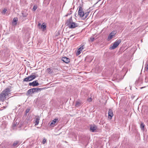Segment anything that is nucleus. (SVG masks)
I'll use <instances>...</instances> for the list:
<instances>
[{
    "mask_svg": "<svg viewBox=\"0 0 148 148\" xmlns=\"http://www.w3.org/2000/svg\"><path fill=\"white\" fill-rule=\"evenodd\" d=\"M113 116V110L112 109H109L108 112V117L109 118L112 119V117Z\"/></svg>",
    "mask_w": 148,
    "mask_h": 148,
    "instance_id": "6e6552de",
    "label": "nucleus"
},
{
    "mask_svg": "<svg viewBox=\"0 0 148 148\" xmlns=\"http://www.w3.org/2000/svg\"><path fill=\"white\" fill-rule=\"evenodd\" d=\"M89 14L88 12H86L85 13H84V18H86L88 16Z\"/></svg>",
    "mask_w": 148,
    "mask_h": 148,
    "instance_id": "aec40b11",
    "label": "nucleus"
},
{
    "mask_svg": "<svg viewBox=\"0 0 148 148\" xmlns=\"http://www.w3.org/2000/svg\"><path fill=\"white\" fill-rule=\"evenodd\" d=\"M116 148L115 147V148Z\"/></svg>",
    "mask_w": 148,
    "mask_h": 148,
    "instance_id": "58836bf2",
    "label": "nucleus"
},
{
    "mask_svg": "<svg viewBox=\"0 0 148 148\" xmlns=\"http://www.w3.org/2000/svg\"><path fill=\"white\" fill-rule=\"evenodd\" d=\"M37 8V6L36 5H34L33 8V11H35Z\"/></svg>",
    "mask_w": 148,
    "mask_h": 148,
    "instance_id": "a878e982",
    "label": "nucleus"
},
{
    "mask_svg": "<svg viewBox=\"0 0 148 148\" xmlns=\"http://www.w3.org/2000/svg\"><path fill=\"white\" fill-rule=\"evenodd\" d=\"M59 121L57 118H56L54 119H53L50 124V126H52L53 125H54L56 123V122H58Z\"/></svg>",
    "mask_w": 148,
    "mask_h": 148,
    "instance_id": "9b49d317",
    "label": "nucleus"
},
{
    "mask_svg": "<svg viewBox=\"0 0 148 148\" xmlns=\"http://www.w3.org/2000/svg\"><path fill=\"white\" fill-rule=\"evenodd\" d=\"M95 40V38L94 37H91L90 38V40L91 42H92L94 41Z\"/></svg>",
    "mask_w": 148,
    "mask_h": 148,
    "instance_id": "c85d7f7f",
    "label": "nucleus"
},
{
    "mask_svg": "<svg viewBox=\"0 0 148 148\" xmlns=\"http://www.w3.org/2000/svg\"><path fill=\"white\" fill-rule=\"evenodd\" d=\"M72 13V11L71 10H70L69 11V13L68 14V15H66V16H67L68 15H70V14H71Z\"/></svg>",
    "mask_w": 148,
    "mask_h": 148,
    "instance_id": "72a5a7b5",
    "label": "nucleus"
},
{
    "mask_svg": "<svg viewBox=\"0 0 148 148\" xmlns=\"http://www.w3.org/2000/svg\"><path fill=\"white\" fill-rule=\"evenodd\" d=\"M41 25V24L40 23H39L38 24V26H40Z\"/></svg>",
    "mask_w": 148,
    "mask_h": 148,
    "instance_id": "c9c22d12",
    "label": "nucleus"
},
{
    "mask_svg": "<svg viewBox=\"0 0 148 148\" xmlns=\"http://www.w3.org/2000/svg\"><path fill=\"white\" fill-rule=\"evenodd\" d=\"M44 24V23H43L41 25V28L42 29L43 31H44L46 30V25Z\"/></svg>",
    "mask_w": 148,
    "mask_h": 148,
    "instance_id": "2eb2a0df",
    "label": "nucleus"
},
{
    "mask_svg": "<svg viewBox=\"0 0 148 148\" xmlns=\"http://www.w3.org/2000/svg\"><path fill=\"white\" fill-rule=\"evenodd\" d=\"M40 119L39 116H37V118L36 119L35 122V125H38L39 123Z\"/></svg>",
    "mask_w": 148,
    "mask_h": 148,
    "instance_id": "4468645a",
    "label": "nucleus"
},
{
    "mask_svg": "<svg viewBox=\"0 0 148 148\" xmlns=\"http://www.w3.org/2000/svg\"><path fill=\"white\" fill-rule=\"evenodd\" d=\"M34 73H32V75L28 77L24 78L23 79V82H28L31 81L34 79L36 77V76L34 75H33Z\"/></svg>",
    "mask_w": 148,
    "mask_h": 148,
    "instance_id": "7ed1b4c3",
    "label": "nucleus"
},
{
    "mask_svg": "<svg viewBox=\"0 0 148 148\" xmlns=\"http://www.w3.org/2000/svg\"><path fill=\"white\" fill-rule=\"evenodd\" d=\"M78 15H79L80 17H84V12L83 10V9L81 7H79V9L78 11Z\"/></svg>",
    "mask_w": 148,
    "mask_h": 148,
    "instance_id": "39448f33",
    "label": "nucleus"
},
{
    "mask_svg": "<svg viewBox=\"0 0 148 148\" xmlns=\"http://www.w3.org/2000/svg\"><path fill=\"white\" fill-rule=\"evenodd\" d=\"M30 108H27L26 110H25V113H26V114H27L28 113V112H29V111H30Z\"/></svg>",
    "mask_w": 148,
    "mask_h": 148,
    "instance_id": "393cba45",
    "label": "nucleus"
},
{
    "mask_svg": "<svg viewBox=\"0 0 148 148\" xmlns=\"http://www.w3.org/2000/svg\"><path fill=\"white\" fill-rule=\"evenodd\" d=\"M7 11V9H6V8H4L3 9V10L2 12V13L3 14H5V13Z\"/></svg>",
    "mask_w": 148,
    "mask_h": 148,
    "instance_id": "5701e85b",
    "label": "nucleus"
},
{
    "mask_svg": "<svg viewBox=\"0 0 148 148\" xmlns=\"http://www.w3.org/2000/svg\"><path fill=\"white\" fill-rule=\"evenodd\" d=\"M11 91V87L10 86L3 90L0 94V100L2 101H4L7 97H9V94L10 93Z\"/></svg>",
    "mask_w": 148,
    "mask_h": 148,
    "instance_id": "f257e3e1",
    "label": "nucleus"
},
{
    "mask_svg": "<svg viewBox=\"0 0 148 148\" xmlns=\"http://www.w3.org/2000/svg\"><path fill=\"white\" fill-rule=\"evenodd\" d=\"M13 125H14V126H16V124H15V123H14V124Z\"/></svg>",
    "mask_w": 148,
    "mask_h": 148,
    "instance_id": "f704fd0d",
    "label": "nucleus"
},
{
    "mask_svg": "<svg viewBox=\"0 0 148 148\" xmlns=\"http://www.w3.org/2000/svg\"><path fill=\"white\" fill-rule=\"evenodd\" d=\"M81 51L80 50H78V51L76 53V54L77 55H79L81 53Z\"/></svg>",
    "mask_w": 148,
    "mask_h": 148,
    "instance_id": "c756f323",
    "label": "nucleus"
},
{
    "mask_svg": "<svg viewBox=\"0 0 148 148\" xmlns=\"http://www.w3.org/2000/svg\"><path fill=\"white\" fill-rule=\"evenodd\" d=\"M97 127L95 125H91L90 126V130L92 132H94L97 129Z\"/></svg>",
    "mask_w": 148,
    "mask_h": 148,
    "instance_id": "1a4fd4ad",
    "label": "nucleus"
},
{
    "mask_svg": "<svg viewBox=\"0 0 148 148\" xmlns=\"http://www.w3.org/2000/svg\"><path fill=\"white\" fill-rule=\"evenodd\" d=\"M143 83L142 79L141 77H140L138 79L136 82V84L137 85H140Z\"/></svg>",
    "mask_w": 148,
    "mask_h": 148,
    "instance_id": "f8f14e48",
    "label": "nucleus"
},
{
    "mask_svg": "<svg viewBox=\"0 0 148 148\" xmlns=\"http://www.w3.org/2000/svg\"><path fill=\"white\" fill-rule=\"evenodd\" d=\"M73 36V35H72L71 36H70V37H72V36Z\"/></svg>",
    "mask_w": 148,
    "mask_h": 148,
    "instance_id": "4c0bfd02",
    "label": "nucleus"
},
{
    "mask_svg": "<svg viewBox=\"0 0 148 148\" xmlns=\"http://www.w3.org/2000/svg\"><path fill=\"white\" fill-rule=\"evenodd\" d=\"M18 143V141H15L13 144V146L15 147L16 146Z\"/></svg>",
    "mask_w": 148,
    "mask_h": 148,
    "instance_id": "412c9836",
    "label": "nucleus"
},
{
    "mask_svg": "<svg viewBox=\"0 0 148 148\" xmlns=\"http://www.w3.org/2000/svg\"><path fill=\"white\" fill-rule=\"evenodd\" d=\"M116 31H112L109 34L108 37V40H110L112 39L113 36L116 34Z\"/></svg>",
    "mask_w": 148,
    "mask_h": 148,
    "instance_id": "0eeeda50",
    "label": "nucleus"
},
{
    "mask_svg": "<svg viewBox=\"0 0 148 148\" xmlns=\"http://www.w3.org/2000/svg\"><path fill=\"white\" fill-rule=\"evenodd\" d=\"M148 81V77H146L145 79V82H147Z\"/></svg>",
    "mask_w": 148,
    "mask_h": 148,
    "instance_id": "473e14b6",
    "label": "nucleus"
},
{
    "mask_svg": "<svg viewBox=\"0 0 148 148\" xmlns=\"http://www.w3.org/2000/svg\"><path fill=\"white\" fill-rule=\"evenodd\" d=\"M22 15L23 17H25L27 16V14L26 13H25L24 12H22Z\"/></svg>",
    "mask_w": 148,
    "mask_h": 148,
    "instance_id": "b1692460",
    "label": "nucleus"
},
{
    "mask_svg": "<svg viewBox=\"0 0 148 148\" xmlns=\"http://www.w3.org/2000/svg\"><path fill=\"white\" fill-rule=\"evenodd\" d=\"M76 15H77V14H75V16L77 17V16H76Z\"/></svg>",
    "mask_w": 148,
    "mask_h": 148,
    "instance_id": "e433bc0d",
    "label": "nucleus"
},
{
    "mask_svg": "<svg viewBox=\"0 0 148 148\" xmlns=\"http://www.w3.org/2000/svg\"><path fill=\"white\" fill-rule=\"evenodd\" d=\"M39 84L37 80L34 81L32 82L29 83V85L30 86H32L33 87L39 85Z\"/></svg>",
    "mask_w": 148,
    "mask_h": 148,
    "instance_id": "423d86ee",
    "label": "nucleus"
},
{
    "mask_svg": "<svg viewBox=\"0 0 148 148\" xmlns=\"http://www.w3.org/2000/svg\"><path fill=\"white\" fill-rule=\"evenodd\" d=\"M34 92H38V91H40L43 89L38 88H32Z\"/></svg>",
    "mask_w": 148,
    "mask_h": 148,
    "instance_id": "ddd939ff",
    "label": "nucleus"
},
{
    "mask_svg": "<svg viewBox=\"0 0 148 148\" xmlns=\"http://www.w3.org/2000/svg\"><path fill=\"white\" fill-rule=\"evenodd\" d=\"M18 21V18H14L13 20V23H15V25H16L17 24V22Z\"/></svg>",
    "mask_w": 148,
    "mask_h": 148,
    "instance_id": "6ab92c4d",
    "label": "nucleus"
},
{
    "mask_svg": "<svg viewBox=\"0 0 148 148\" xmlns=\"http://www.w3.org/2000/svg\"><path fill=\"white\" fill-rule=\"evenodd\" d=\"M145 127V125L143 123H141L140 125V127L142 130H144Z\"/></svg>",
    "mask_w": 148,
    "mask_h": 148,
    "instance_id": "f3484780",
    "label": "nucleus"
},
{
    "mask_svg": "<svg viewBox=\"0 0 148 148\" xmlns=\"http://www.w3.org/2000/svg\"><path fill=\"white\" fill-rule=\"evenodd\" d=\"M47 72L49 74H51L52 73V69L50 68H47Z\"/></svg>",
    "mask_w": 148,
    "mask_h": 148,
    "instance_id": "a211bd4d",
    "label": "nucleus"
},
{
    "mask_svg": "<svg viewBox=\"0 0 148 148\" xmlns=\"http://www.w3.org/2000/svg\"><path fill=\"white\" fill-rule=\"evenodd\" d=\"M83 47V46H82L81 47L79 48L78 50H80V51H81L84 49V48Z\"/></svg>",
    "mask_w": 148,
    "mask_h": 148,
    "instance_id": "7c9ffc66",
    "label": "nucleus"
},
{
    "mask_svg": "<svg viewBox=\"0 0 148 148\" xmlns=\"http://www.w3.org/2000/svg\"><path fill=\"white\" fill-rule=\"evenodd\" d=\"M65 25H66L70 29L75 28L78 26L77 23L73 21L72 17H71L66 20Z\"/></svg>",
    "mask_w": 148,
    "mask_h": 148,
    "instance_id": "f03ea898",
    "label": "nucleus"
},
{
    "mask_svg": "<svg viewBox=\"0 0 148 148\" xmlns=\"http://www.w3.org/2000/svg\"><path fill=\"white\" fill-rule=\"evenodd\" d=\"M47 140L45 138H44L43 139V140L42 142V143L43 144H45Z\"/></svg>",
    "mask_w": 148,
    "mask_h": 148,
    "instance_id": "bb28decb",
    "label": "nucleus"
},
{
    "mask_svg": "<svg viewBox=\"0 0 148 148\" xmlns=\"http://www.w3.org/2000/svg\"><path fill=\"white\" fill-rule=\"evenodd\" d=\"M34 92L32 88H31L29 89L27 92V95H30L33 93Z\"/></svg>",
    "mask_w": 148,
    "mask_h": 148,
    "instance_id": "dca6fc26",
    "label": "nucleus"
},
{
    "mask_svg": "<svg viewBox=\"0 0 148 148\" xmlns=\"http://www.w3.org/2000/svg\"><path fill=\"white\" fill-rule=\"evenodd\" d=\"M62 60L64 62L66 63H68L70 62V59L66 57H63L62 59Z\"/></svg>",
    "mask_w": 148,
    "mask_h": 148,
    "instance_id": "9d476101",
    "label": "nucleus"
},
{
    "mask_svg": "<svg viewBox=\"0 0 148 148\" xmlns=\"http://www.w3.org/2000/svg\"><path fill=\"white\" fill-rule=\"evenodd\" d=\"M87 101L89 102L91 101H92V99L91 98H89L88 99Z\"/></svg>",
    "mask_w": 148,
    "mask_h": 148,
    "instance_id": "2f4dec72",
    "label": "nucleus"
},
{
    "mask_svg": "<svg viewBox=\"0 0 148 148\" xmlns=\"http://www.w3.org/2000/svg\"><path fill=\"white\" fill-rule=\"evenodd\" d=\"M80 103L79 101H77L75 103V106H80Z\"/></svg>",
    "mask_w": 148,
    "mask_h": 148,
    "instance_id": "4be33fe9",
    "label": "nucleus"
},
{
    "mask_svg": "<svg viewBox=\"0 0 148 148\" xmlns=\"http://www.w3.org/2000/svg\"><path fill=\"white\" fill-rule=\"evenodd\" d=\"M121 40L119 39L117 40L115 42H114L113 45L111 46L110 49L111 50L114 49L116 48L121 42Z\"/></svg>",
    "mask_w": 148,
    "mask_h": 148,
    "instance_id": "20e7f679",
    "label": "nucleus"
},
{
    "mask_svg": "<svg viewBox=\"0 0 148 148\" xmlns=\"http://www.w3.org/2000/svg\"><path fill=\"white\" fill-rule=\"evenodd\" d=\"M145 69L147 70H148V62H147V64L145 67Z\"/></svg>",
    "mask_w": 148,
    "mask_h": 148,
    "instance_id": "cd10ccee",
    "label": "nucleus"
}]
</instances>
